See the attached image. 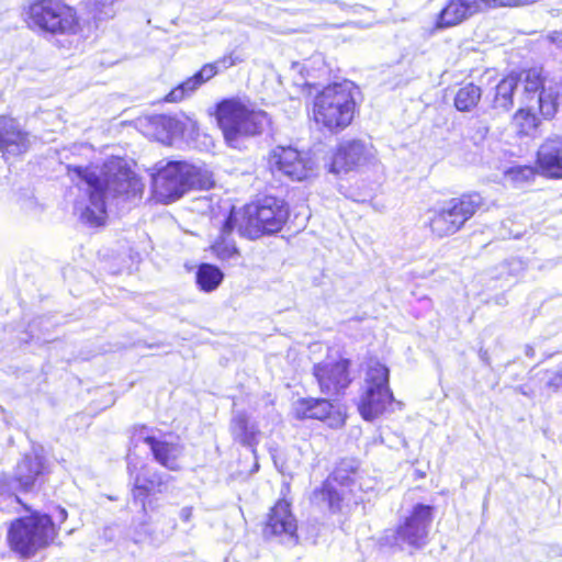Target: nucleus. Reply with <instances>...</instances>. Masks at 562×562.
<instances>
[{"label":"nucleus","instance_id":"obj_1","mask_svg":"<svg viewBox=\"0 0 562 562\" xmlns=\"http://www.w3.org/2000/svg\"><path fill=\"white\" fill-rule=\"evenodd\" d=\"M212 116L227 147L243 150L246 140L258 137L271 128L272 120L262 109L248 99L227 97L218 100Z\"/></svg>","mask_w":562,"mask_h":562},{"label":"nucleus","instance_id":"obj_2","mask_svg":"<svg viewBox=\"0 0 562 562\" xmlns=\"http://www.w3.org/2000/svg\"><path fill=\"white\" fill-rule=\"evenodd\" d=\"M15 502L27 514L8 522L5 543L16 559L26 561L57 543L60 525L49 514L32 509L21 498L16 497Z\"/></svg>","mask_w":562,"mask_h":562},{"label":"nucleus","instance_id":"obj_3","mask_svg":"<svg viewBox=\"0 0 562 562\" xmlns=\"http://www.w3.org/2000/svg\"><path fill=\"white\" fill-rule=\"evenodd\" d=\"M358 114L359 103L355 91L346 81L324 86L314 94L308 111L315 126L333 135L349 128Z\"/></svg>","mask_w":562,"mask_h":562},{"label":"nucleus","instance_id":"obj_4","mask_svg":"<svg viewBox=\"0 0 562 562\" xmlns=\"http://www.w3.org/2000/svg\"><path fill=\"white\" fill-rule=\"evenodd\" d=\"M359 479L357 462L340 459L321 485L313 490L311 503L326 508L333 515L341 514L358 504V493L361 491Z\"/></svg>","mask_w":562,"mask_h":562},{"label":"nucleus","instance_id":"obj_5","mask_svg":"<svg viewBox=\"0 0 562 562\" xmlns=\"http://www.w3.org/2000/svg\"><path fill=\"white\" fill-rule=\"evenodd\" d=\"M289 217V204L276 195H266L236 210L239 235L250 240L280 233Z\"/></svg>","mask_w":562,"mask_h":562},{"label":"nucleus","instance_id":"obj_6","mask_svg":"<svg viewBox=\"0 0 562 562\" xmlns=\"http://www.w3.org/2000/svg\"><path fill=\"white\" fill-rule=\"evenodd\" d=\"M485 199L479 191H465L428 209L425 226L430 235L441 239L463 229L479 212L485 209Z\"/></svg>","mask_w":562,"mask_h":562},{"label":"nucleus","instance_id":"obj_7","mask_svg":"<svg viewBox=\"0 0 562 562\" xmlns=\"http://www.w3.org/2000/svg\"><path fill=\"white\" fill-rule=\"evenodd\" d=\"M24 12V22L34 32L76 35L82 30L77 9L66 0H32Z\"/></svg>","mask_w":562,"mask_h":562},{"label":"nucleus","instance_id":"obj_8","mask_svg":"<svg viewBox=\"0 0 562 562\" xmlns=\"http://www.w3.org/2000/svg\"><path fill=\"white\" fill-rule=\"evenodd\" d=\"M517 88L520 87L521 103L536 102L540 116L551 120L559 110L558 93L547 87L548 72L541 65H531L513 70Z\"/></svg>","mask_w":562,"mask_h":562},{"label":"nucleus","instance_id":"obj_9","mask_svg":"<svg viewBox=\"0 0 562 562\" xmlns=\"http://www.w3.org/2000/svg\"><path fill=\"white\" fill-rule=\"evenodd\" d=\"M389 369L378 361L368 366L366 389L358 403V412L364 420L376 419L393 403L394 396L389 385Z\"/></svg>","mask_w":562,"mask_h":562},{"label":"nucleus","instance_id":"obj_10","mask_svg":"<svg viewBox=\"0 0 562 562\" xmlns=\"http://www.w3.org/2000/svg\"><path fill=\"white\" fill-rule=\"evenodd\" d=\"M261 533L268 540H289L297 543L299 521L293 512L290 484L284 485L280 497L269 507L261 524Z\"/></svg>","mask_w":562,"mask_h":562},{"label":"nucleus","instance_id":"obj_11","mask_svg":"<svg viewBox=\"0 0 562 562\" xmlns=\"http://www.w3.org/2000/svg\"><path fill=\"white\" fill-rule=\"evenodd\" d=\"M351 360L326 356L325 359L313 364L312 376L321 394L338 398L346 394L353 379L351 375Z\"/></svg>","mask_w":562,"mask_h":562},{"label":"nucleus","instance_id":"obj_12","mask_svg":"<svg viewBox=\"0 0 562 562\" xmlns=\"http://www.w3.org/2000/svg\"><path fill=\"white\" fill-rule=\"evenodd\" d=\"M272 173H278L291 181L301 182L314 173V162L308 155L293 146L278 145L267 157Z\"/></svg>","mask_w":562,"mask_h":562},{"label":"nucleus","instance_id":"obj_13","mask_svg":"<svg viewBox=\"0 0 562 562\" xmlns=\"http://www.w3.org/2000/svg\"><path fill=\"white\" fill-rule=\"evenodd\" d=\"M333 397H300L293 406V417L296 420H316L330 429H341L347 422V409L336 404Z\"/></svg>","mask_w":562,"mask_h":562},{"label":"nucleus","instance_id":"obj_14","mask_svg":"<svg viewBox=\"0 0 562 562\" xmlns=\"http://www.w3.org/2000/svg\"><path fill=\"white\" fill-rule=\"evenodd\" d=\"M184 167V160H170L156 170L151 178V192L158 202L169 204L187 193Z\"/></svg>","mask_w":562,"mask_h":562},{"label":"nucleus","instance_id":"obj_15","mask_svg":"<svg viewBox=\"0 0 562 562\" xmlns=\"http://www.w3.org/2000/svg\"><path fill=\"white\" fill-rule=\"evenodd\" d=\"M434 519V507L416 504L395 529L396 538L414 549L423 548L428 541L429 527Z\"/></svg>","mask_w":562,"mask_h":562},{"label":"nucleus","instance_id":"obj_16","mask_svg":"<svg viewBox=\"0 0 562 562\" xmlns=\"http://www.w3.org/2000/svg\"><path fill=\"white\" fill-rule=\"evenodd\" d=\"M168 479L159 472L150 476L136 474L131 487L133 504L139 506L143 514H147L158 507V494L167 490Z\"/></svg>","mask_w":562,"mask_h":562},{"label":"nucleus","instance_id":"obj_17","mask_svg":"<svg viewBox=\"0 0 562 562\" xmlns=\"http://www.w3.org/2000/svg\"><path fill=\"white\" fill-rule=\"evenodd\" d=\"M30 148L29 133L21 128L18 121L0 115V153L7 159L10 156L24 155Z\"/></svg>","mask_w":562,"mask_h":562},{"label":"nucleus","instance_id":"obj_18","mask_svg":"<svg viewBox=\"0 0 562 562\" xmlns=\"http://www.w3.org/2000/svg\"><path fill=\"white\" fill-rule=\"evenodd\" d=\"M535 164L543 177L562 179V137H547L537 149Z\"/></svg>","mask_w":562,"mask_h":562},{"label":"nucleus","instance_id":"obj_19","mask_svg":"<svg viewBox=\"0 0 562 562\" xmlns=\"http://www.w3.org/2000/svg\"><path fill=\"white\" fill-rule=\"evenodd\" d=\"M187 126V122L167 114H154L146 120L148 137L166 146H171L177 139L182 138Z\"/></svg>","mask_w":562,"mask_h":562},{"label":"nucleus","instance_id":"obj_20","mask_svg":"<svg viewBox=\"0 0 562 562\" xmlns=\"http://www.w3.org/2000/svg\"><path fill=\"white\" fill-rule=\"evenodd\" d=\"M49 473V467L40 454H25L16 464L12 481L18 491L22 493L32 492L40 477Z\"/></svg>","mask_w":562,"mask_h":562},{"label":"nucleus","instance_id":"obj_21","mask_svg":"<svg viewBox=\"0 0 562 562\" xmlns=\"http://www.w3.org/2000/svg\"><path fill=\"white\" fill-rule=\"evenodd\" d=\"M239 233V223L236 220V210L232 207L222 222L217 237L211 243L209 249L220 261H227L240 255L233 239L234 231Z\"/></svg>","mask_w":562,"mask_h":562},{"label":"nucleus","instance_id":"obj_22","mask_svg":"<svg viewBox=\"0 0 562 562\" xmlns=\"http://www.w3.org/2000/svg\"><path fill=\"white\" fill-rule=\"evenodd\" d=\"M368 159V150L360 139L340 143L333 154L330 169L335 173L353 170Z\"/></svg>","mask_w":562,"mask_h":562},{"label":"nucleus","instance_id":"obj_23","mask_svg":"<svg viewBox=\"0 0 562 562\" xmlns=\"http://www.w3.org/2000/svg\"><path fill=\"white\" fill-rule=\"evenodd\" d=\"M475 0H448L434 21L435 30L457 26L479 12Z\"/></svg>","mask_w":562,"mask_h":562},{"label":"nucleus","instance_id":"obj_24","mask_svg":"<svg viewBox=\"0 0 562 562\" xmlns=\"http://www.w3.org/2000/svg\"><path fill=\"white\" fill-rule=\"evenodd\" d=\"M143 442L149 447L154 460L159 465L172 472L181 470L179 462L181 449L178 443L161 440L151 435L143 437Z\"/></svg>","mask_w":562,"mask_h":562},{"label":"nucleus","instance_id":"obj_25","mask_svg":"<svg viewBox=\"0 0 562 562\" xmlns=\"http://www.w3.org/2000/svg\"><path fill=\"white\" fill-rule=\"evenodd\" d=\"M530 104L521 103L510 119V127L520 138L532 136L544 120L540 116L539 111H535Z\"/></svg>","mask_w":562,"mask_h":562},{"label":"nucleus","instance_id":"obj_26","mask_svg":"<svg viewBox=\"0 0 562 562\" xmlns=\"http://www.w3.org/2000/svg\"><path fill=\"white\" fill-rule=\"evenodd\" d=\"M229 429L234 440L241 446L255 449L259 443L260 430L245 412H239L232 418Z\"/></svg>","mask_w":562,"mask_h":562},{"label":"nucleus","instance_id":"obj_27","mask_svg":"<svg viewBox=\"0 0 562 562\" xmlns=\"http://www.w3.org/2000/svg\"><path fill=\"white\" fill-rule=\"evenodd\" d=\"M68 169L87 183L89 187V200L91 202H94V200L104 201L105 193L110 184V179L108 177H102L88 167L75 166L69 167Z\"/></svg>","mask_w":562,"mask_h":562},{"label":"nucleus","instance_id":"obj_28","mask_svg":"<svg viewBox=\"0 0 562 562\" xmlns=\"http://www.w3.org/2000/svg\"><path fill=\"white\" fill-rule=\"evenodd\" d=\"M186 187L190 191H207L215 187L214 173L205 166H196L186 161Z\"/></svg>","mask_w":562,"mask_h":562},{"label":"nucleus","instance_id":"obj_29","mask_svg":"<svg viewBox=\"0 0 562 562\" xmlns=\"http://www.w3.org/2000/svg\"><path fill=\"white\" fill-rule=\"evenodd\" d=\"M517 89L516 80L513 70L503 76L496 83L494 95L492 99V106L509 111L514 105V95Z\"/></svg>","mask_w":562,"mask_h":562},{"label":"nucleus","instance_id":"obj_30","mask_svg":"<svg viewBox=\"0 0 562 562\" xmlns=\"http://www.w3.org/2000/svg\"><path fill=\"white\" fill-rule=\"evenodd\" d=\"M224 280L222 270L213 263H200L195 272V282L203 292L216 290Z\"/></svg>","mask_w":562,"mask_h":562},{"label":"nucleus","instance_id":"obj_31","mask_svg":"<svg viewBox=\"0 0 562 562\" xmlns=\"http://www.w3.org/2000/svg\"><path fill=\"white\" fill-rule=\"evenodd\" d=\"M481 98V87L473 82H468L457 90L453 98V105L459 112H471L476 109Z\"/></svg>","mask_w":562,"mask_h":562},{"label":"nucleus","instance_id":"obj_32","mask_svg":"<svg viewBox=\"0 0 562 562\" xmlns=\"http://www.w3.org/2000/svg\"><path fill=\"white\" fill-rule=\"evenodd\" d=\"M199 89L195 80L190 76L175 86L167 94L164 95L165 103H179L189 98Z\"/></svg>","mask_w":562,"mask_h":562},{"label":"nucleus","instance_id":"obj_33","mask_svg":"<svg viewBox=\"0 0 562 562\" xmlns=\"http://www.w3.org/2000/svg\"><path fill=\"white\" fill-rule=\"evenodd\" d=\"M538 172L536 165H519L506 169L504 176L513 183L520 184L532 181Z\"/></svg>","mask_w":562,"mask_h":562},{"label":"nucleus","instance_id":"obj_34","mask_svg":"<svg viewBox=\"0 0 562 562\" xmlns=\"http://www.w3.org/2000/svg\"><path fill=\"white\" fill-rule=\"evenodd\" d=\"M115 187L114 189L119 193H130L140 190V179L130 170L123 173V177L115 176L113 179Z\"/></svg>","mask_w":562,"mask_h":562},{"label":"nucleus","instance_id":"obj_35","mask_svg":"<svg viewBox=\"0 0 562 562\" xmlns=\"http://www.w3.org/2000/svg\"><path fill=\"white\" fill-rule=\"evenodd\" d=\"M97 209L98 214L90 207H86L81 214L82 220L93 227H99L104 225L105 217H106V210H105V203L104 201H98L94 200V202H91Z\"/></svg>","mask_w":562,"mask_h":562},{"label":"nucleus","instance_id":"obj_36","mask_svg":"<svg viewBox=\"0 0 562 562\" xmlns=\"http://www.w3.org/2000/svg\"><path fill=\"white\" fill-rule=\"evenodd\" d=\"M536 1L537 0H475L479 10H481V8L528 5Z\"/></svg>","mask_w":562,"mask_h":562},{"label":"nucleus","instance_id":"obj_37","mask_svg":"<svg viewBox=\"0 0 562 562\" xmlns=\"http://www.w3.org/2000/svg\"><path fill=\"white\" fill-rule=\"evenodd\" d=\"M217 76L216 66L212 63H206L195 71L191 77L195 80V83L200 88L205 82L210 81Z\"/></svg>","mask_w":562,"mask_h":562},{"label":"nucleus","instance_id":"obj_38","mask_svg":"<svg viewBox=\"0 0 562 562\" xmlns=\"http://www.w3.org/2000/svg\"><path fill=\"white\" fill-rule=\"evenodd\" d=\"M239 61H240L239 58L233 52H229V53L224 54L220 58H217L215 61H212V64H214L216 66V70H217V75H218L220 71L232 68L235 65H237Z\"/></svg>","mask_w":562,"mask_h":562},{"label":"nucleus","instance_id":"obj_39","mask_svg":"<svg viewBox=\"0 0 562 562\" xmlns=\"http://www.w3.org/2000/svg\"><path fill=\"white\" fill-rule=\"evenodd\" d=\"M180 517L183 521H189L192 517V508L191 507L182 508V510L180 513Z\"/></svg>","mask_w":562,"mask_h":562},{"label":"nucleus","instance_id":"obj_40","mask_svg":"<svg viewBox=\"0 0 562 562\" xmlns=\"http://www.w3.org/2000/svg\"><path fill=\"white\" fill-rule=\"evenodd\" d=\"M59 514H60V522L66 521L67 517H68L67 510L65 508H60Z\"/></svg>","mask_w":562,"mask_h":562},{"label":"nucleus","instance_id":"obj_41","mask_svg":"<svg viewBox=\"0 0 562 562\" xmlns=\"http://www.w3.org/2000/svg\"><path fill=\"white\" fill-rule=\"evenodd\" d=\"M146 429H147V427L145 425H137L134 427L133 431H134V434H137V432L140 434Z\"/></svg>","mask_w":562,"mask_h":562},{"label":"nucleus","instance_id":"obj_42","mask_svg":"<svg viewBox=\"0 0 562 562\" xmlns=\"http://www.w3.org/2000/svg\"><path fill=\"white\" fill-rule=\"evenodd\" d=\"M557 380L562 383V371L557 374Z\"/></svg>","mask_w":562,"mask_h":562},{"label":"nucleus","instance_id":"obj_43","mask_svg":"<svg viewBox=\"0 0 562 562\" xmlns=\"http://www.w3.org/2000/svg\"><path fill=\"white\" fill-rule=\"evenodd\" d=\"M192 124V127L195 130L196 128V123L195 122H191Z\"/></svg>","mask_w":562,"mask_h":562}]
</instances>
